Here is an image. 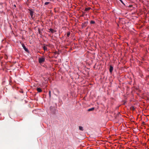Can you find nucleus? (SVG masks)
<instances>
[{"label":"nucleus","mask_w":149,"mask_h":149,"mask_svg":"<svg viewBox=\"0 0 149 149\" xmlns=\"http://www.w3.org/2000/svg\"><path fill=\"white\" fill-rule=\"evenodd\" d=\"M45 61V58L44 57H41L39 58V62L40 63H42Z\"/></svg>","instance_id":"f257e3e1"},{"label":"nucleus","mask_w":149,"mask_h":149,"mask_svg":"<svg viewBox=\"0 0 149 149\" xmlns=\"http://www.w3.org/2000/svg\"><path fill=\"white\" fill-rule=\"evenodd\" d=\"M22 46L23 49L25 50V51L27 52H29V51L28 49L27 48H26V47H25V45H24V44H22Z\"/></svg>","instance_id":"f03ea898"},{"label":"nucleus","mask_w":149,"mask_h":149,"mask_svg":"<svg viewBox=\"0 0 149 149\" xmlns=\"http://www.w3.org/2000/svg\"><path fill=\"white\" fill-rule=\"evenodd\" d=\"M30 15L32 18H33V12L31 10H29Z\"/></svg>","instance_id":"7ed1b4c3"},{"label":"nucleus","mask_w":149,"mask_h":149,"mask_svg":"<svg viewBox=\"0 0 149 149\" xmlns=\"http://www.w3.org/2000/svg\"><path fill=\"white\" fill-rule=\"evenodd\" d=\"M87 22H84L82 24V27L83 28L86 26L87 25Z\"/></svg>","instance_id":"20e7f679"},{"label":"nucleus","mask_w":149,"mask_h":149,"mask_svg":"<svg viewBox=\"0 0 149 149\" xmlns=\"http://www.w3.org/2000/svg\"><path fill=\"white\" fill-rule=\"evenodd\" d=\"M113 70V67L111 66L110 65L109 68V71L110 72H111Z\"/></svg>","instance_id":"39448f33"},{"label":"nucleus","mask_w":149,"mask_h":149,"mask_svg":"<svg viewBox=\"0 0 149 149\" xmlns=\"http://www.w3.org/2000/svg\"><path fill=\"white\" fill-rule=\"evenodd\" d=\"M37 90L38 92L40 93L42 92V89L40 88H37Z\"/></svg>","instance_id":"423d86ee"},{"label":"nucleus","mask_w":149,"mask_h":149,"mask_svg":"<svg viewBox=\"0 0 149 149\" xmlns=\"http://www.w3.org/2000/svg\"><path fill=\"white\" fill-rule=\"evenodd\" d=\"M43 48L45 51H47V47H46V45H44L43 46Z\"/></svg>","instance_id":"0eeeda50"},{"label":"nucleus","mask_w":149,"mask_h":149,"mask_svg":"<svg viewBox=\"0 0 149 149\" xmlns=\"http://www.w3.org/2000/svg\"><path fill=\"white\" fill-rule=\"evenodd\" d=\"M79 129L80 130L83 131L84 130L83 128V127L81 126H79Z\"/></svg>","instance_id":"6e6552de"},{"label":"nucleus","mask_w":149,"mask_h":149,"mask_svg":"<svg viewBox=\"0 0 149 149\" xmlns=\"http://www.w3.org/2000/svg\"><path fill=\"white\" fill-rule=\"evenodd\" d=\"M94 108L93 107L90 109H88V111H91L94 110Z\"/></svg>","instance_id":"1a4fd4ad"},{"label":"nucleus","mask_w":149,"mask_h":149,"mask_svg":"<svg viewBox=\"0 0 149 149\" xmlns=\"http://www.w3.org/2000/svg\"><path fill=\"white\" fill-rule=\"evenodd\" d=\"M50 3V2H47L45 3L44 4L45 6L47 5Z\"/></svg>","instance_id":"9d476101"},{"label":"nucleus","mask_w":149,"mask_h":149,"mask_svg":"<svg viewBox=\"0 0 149 149\" xmlns=\"http://www.w3.org/2000/svg\"><path fill=\"white\" fill-rule=\"evenodd\" d=\"M49 30L52 33H53L54 32V30L53 29H50Z\"/></svg>","instance_id":"9b49d317"},{"label":"nucleus","mask_w":149,"mask_h":149,"mask_svg":"<svg viewBox=\"0 0 149 149\" xmlns=\"http://www.w3.org/2000/svg\"><path fill=\"white\" fill-rule=\"evenodd\" d=\"M131 109L133 111H134L135 110V108L134 107H132L131 108Z\"/></svg>","instance_id":"f8f14e48"},{"label":"nucleus","mask_w":149,"mask_h":149,"mask_svg":"<svg viewBox=\"0 0 149 149\" xmlns=\"http://www.w3.org/2000/svg\"><path fill=\"white\" fill-rule=\"evenodd\" d=\"M70 32H68L67 33V37H69L70 36Z\"/></svg>","instance_id":"ddd939ff"},{"label":"nucleus","mask_w":149,"mask_h":149,"mask_svg":"<svg viewBox=\"0 0 149 149\" xmlns=\"http://www.w3.org/2000/svg\"><path fill=\"white\" fill-rule=\"evenodd\" d=\"M90 9H91V8H86L85 9V10L86 11H88V10H90Z\"/></svg>","instance_id":"4468645a"},{"label":"nucleus","mask_w":149,"mask_h":149,"mask_svg":"<svg viewBox=\"0 0 149 149\" xmlns=\"http://www.w3.org/2000/svg\"><path fill=\"white\" fill-rule=\"evenodd\" d=\"M38 32H39V33L40 34H41L42 33V32L41 31H40V29H38Z\"/></svg>","instance_id":"2eb2a0df"},{"label":"nucleus","mask_w":149,"mask_h":149,"mask_svg":"<svg viewBox=\"0 0 149 149\" xmlns=\"http://www.w3.org/2000/svg\"><path fill=\"white\" fill-rule=\"evenodd\" d=\"M95 22L94 21H91V24H93L94 23H95Z\"/></svg>","instance_id":"dca6fc26"},{"label":"nucleus","mask_w":149,"mask_h":149,"mask_svg":"<svg viewBox=\"0 0 149 149\" xmlns=\"http://www.w3.org/2000/svg\"><path fill=\"white\" fill-rule=\"evenodd\" d=\"M49 97H51V91H49Z\"/></svg>","instance_id":"f3484780"},{"label":"nucleus","mask_w":149,"mask_h":149,"mask_svg":"<svg viewBox=\"0 0 149 149\" xmlns=\"http://www.w3.org/2000/svg\"><path fill=\"white\" fill-rule=\"evenodd\" d=\"M123 4H124L123 3V2L122 1V0H119Z\"/></svg>","instance_id":"a211bd4d"}]
</instances>
